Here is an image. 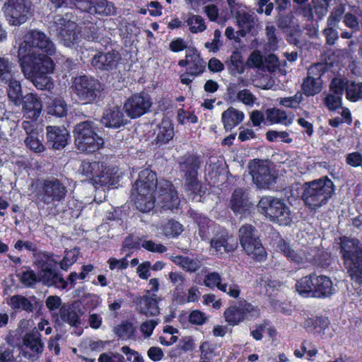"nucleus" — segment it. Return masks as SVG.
Segmentation results:
<instances>
[{"mask_svg":"<svg viewBox=\"0 0 362 362\" xmlns=\"http://www.w3.org/2000/svg\"><path fill=\"white\" fill-rule=\"evenodd\" d=\"M121 351L127 356V358L129 361L144 362V358L139 352L132 349L128 346H123L121 348Z\"/></svg>","mask_w":362,"mask_h":362,"instance_id":"nucleus-63","label":"nucleus"},{"mask_svg":"<svg viewBox=\"0 0 362 362\" xmlns=\"http://www.w3.org/2000/svg\"><path fill=\"white\" fill-rule=\"evenodd\" d=\"M81 173L91 180L93 183L102 187L113 185L114 169H111L99 161H83L81 164Z\"/></svg>","mask_w":362,"mask_h":362,"instance_id":"nucleus-14","label":"nucleus"},{"mask_svg":"<svg viewBox=\"0 0 362 362\" xmlns=\"http://www.w3.org/2000/svg\"><path fill=\"white\" fill-rule=\"evenodd\" d=\"M8 305L16 311H25L28 313H33L35 310H40L43 304L35 296L29 298L23 295H14L10 298Z\"/></svg>","mask_w":362,"mask_h":362,"instance_id":"nucleus-26","label":"nucleus"},{"mask_svg":"<svg viewBox=\"0 0 362 362\" xmlns=\"http://www.w3.org/2000/svg\"><path fill=\"white\" fill-rule=\"evenodd\" d=\"M73 90L83 104H92L100 98L103 85L93 76L81 75L75 77Z\"/></svg>","mask_w":362,"mask_h":362,"instance_id":"nucleus-13","label":"nucleus"},{"mask_svg":"<svg viewBox=\"0 0 362 362\" xmlns=\"http://www.w3.org/2000/svg\"><path fill=\"white\" fill-rule=\"evenodd\" d=\"M78 259V255L73 251L66 252L63 259L59 263L60 268L62 270L66 271L73 265Z\"/></svg>","mask_w":362,"mask_h":362,"instance_id":"nucleus-54","label":"nucleus"},{"mask_svg":"<svg viewBox=\"0 0 362 362\" xmlns=\"http://www.w3.org/2000/svg\"><path fill=\"white\" fill-rule=\"evenodd\" d=\"M344 12V9L341 6L334 8L329 17L327 18V24L331 26H337V25L341 21Z\"/></svg>","mask_w":362,"mask_h":362,"instance_id":"nucleus-55","label":"nucleus"},{"mask_svg":"<svg viewBox=\"0 0 362 362\" xmlns=\"http://www.w3.org/2000/svg\"><path fill=\"white\" fill-rule=\"evenodd\" d=\"M257 207L261 214L273 222L284 226L291 222L289 208L279 199L271 196L262 197Z\"/></svg>","mask_w":362,"mask_h":362,"instance_id":"nucleus-12","label":"nucleus"},{"mask_svg":"<svg viewBox=\"0 0 362 362\" xmlns=\"http://www.w3.org/2000/svg\"><path fill=\"white\" fill-rule=\"evenodd\" d=\"M258 309L245 300L230 305L224 313L225 321L230 326H235L245 320L251 319L259 315Z\"/></svg>","mask_w":362,"mask_h":362,"instance_id":"nucleus-17","label":"nucleus"},{"mask_svg":"<svg viewBox=\"0 0 362 362\" xmlns=\"http://www.w3.org/2000/svg\"><path fill=\"white\" fill-rule=\"evenodd\" d=\"M228 235H221L217 238H213L211 240V247L221 254L233 252L236 247L233 244L228 243Z\"/></svg>","mask_w":362,"mask_h":362,"instance_id":"nucleus-36","label":"nucleus"},{"mask_svg":"<svg viewBox=\"0 0 362 362\" xmlns=\"http://www.w3.org/2000/svg\"><path fill=\"white\" fill-rule=\"evenodd\" d=\"M121 56L115 49L107 52L97 51L90 59L91 66L97 71H110L116 69Z\"/></svg>","mask_w":362,"mask_h":362,"instance_id":"nucleus-22","label":"nucleus"},{"mask_svg":"<svg viewBox=\"0 0 362 362\" xmlns=\"http://www.w3.org/2000/svg\"><path fill=\"white\" fill-rule=\"evenodd\" d=\"M335 27L327 25V27L322 30V35L325 36L326 44L328 45H334L339 38L338 32Z\"/></svg>","mask_w":362,"mask_h":362,"instance_id":"nucleus-53","label":"nucleus"},{"mask_svg":"<svg viewBox=\"0 0 362 362\" xmlns=\"http://www.w3.org/2000/svg\"><path fill=\"white\" fill-rule=\"evenodd\" d=\"M163 235L167 238H175L184 230L183 226L175 219H169L161 226Z\"/></svg>","mask_w":362,"mask_h":362,"instance_id":"nucleus-37","label":"nucleus"},{"mask_svg":"<svg viewBox=\"0 0 362 362\" xmlns=\"http://www.w3.org/2000/svg\"><path fill=\"white\" fill-rule=\"evenodd\" d=\"M201 159L195 153H187L181 158L179 168L183 174L186 190L197 196H203L206 188L198 179V170L201 167Z\"/></svg>","mask_w":362,"mask_h":362,"instance_id":"nucleus-9","label":"nucleus"},{"mask_svg":"<svg viewBox=\"0 0 362 362\" xmlns=\"http://www.w3.org/2000/svg\"><path fill=\"white\" fill-rule=\"evenodd\" d=\"M237 23L240 28L238 34L241 37H245L250 33L255 28V21L253 16L248 13H238Z\"/></svg>","mask_w":362,"mask_h":362,"instance_id":"nucleus-34","label":"nucleus"},{"mask_svg":"<svg viewBox=\"0 0 362 362\" xmlns=\"http://www.w3.org/2000/svg\"><path fill=\"white\" fill-rule=\"evenodd\" d=\"M157 294L143 296L136 298L135 303L140 314L147 317L156 316L160 313L158 303L160 300Z\"/></svg>","mask_w":362,"mask_h":362,"instance_id":"nucleus-27","label":"nucleus"},{"mask_svg":"<svg viewBox=\"0 0 362 362\" xmlns=\"http://www.w3.org/2000/svg\"><path fill=\"white\" fill-rule=\"evenodd\" d=\"M267 119L271 124L282 123L287 119V115L284 110L276 108H270L266 111Z\"/></svg>","mask_w":362,"mask_h":362,"instance_id":"nucleus-47","label":"nucleus"},{"mask_svg":"<svg viewBox=\"0 0 362 362\" xmlns=\"http://www.w3.org/2000/svg\"><path fill=\"white\" fill-rule=\"evenodd\" d=\"M339 240L340 254L347 273L352 281L362 286V243L345 235Z\"/></svg>","mask_w":362,"mask_h":362,"instance_id":"nucleus-4","label":"nucleus"},{"mask_svg":"<svg viewBox=\"0 0 362 362\" xmlns=\"http://www.w3.org/2000/svg\"><path fill=\"white\" fill-rule=\"evenodd\" d=\"M238 238L241 247L248 256L259 262L266 260L267 253L254 226L249 223L241 226Z\"/></svg>","mask_w":362,"mask_h":362,"instance_id":"nucleus-11","label":"nucleus"},{"mask_svg":"<svg viewBox=\"0 0 362 362\" xmlns=\"http://www.w3.org/2000/svg\"><path fill=\"white\" fill-rule=\"evenodd\" d=\"M277 248L281 251L287 259L290 262L300 264L303 261V258L291 248L290 244L285 240L281 238L277 243Z\"/></svg>","mask_w":362,"mask_h":362,"instance_id":"nucleus-39","label":"nucleus"},{"mask_svg":"<svg viewBox=\"0 0 362 362\" xmlns=\"http://www.w3.org/2000/svg\"><path fill=\"white\" fill-rule=\"evenodd\" d=\"M346 98L350 102H357L362 99V82L352 81L346 89Z\"/></svg>","mask_w":362,"mask_h":362,"instance_id":"nucleus-43","label":"nucleus"},{"mask_svg":"<svg viewBox=\"0 0 362 362\" xmlns=\"http://www.w3.org/2000/svg\"><path fill=\"white\" fill-rule=\"evenodd\" d=\"M331 322L326 315H312L304 322V327L308 333L322 339L332 337L330 332Z\"/></svg>","mask_w":362,"mask_h":362,"instance_id":"nucleus-23","label":"nucleus"},{"mask_svg":"<svg viewBox=\"0 0 362 362\" xmlns=\"http://www.w3.org/2000/svg\"><path fill=\"white\" fill-rule=\"evenodd\" d=\"M216 345L215 344L208 341H203L199 346L201 359L212 360L216 356Z\"/></svg>","mask_w":362,"mask_h":362,"instance_id":"nucleus-48","label":"nucleus"},{"mask_svg":"<svg viewBox=\"0 0 362 362\" xmlns=\"http://www.w3.org/2000/svg\"><path fill=\"white\" fill-rule=\"evenodd\" d=\"M324 71L317 74V78H314L310 76H308L303 80L302 83L303 93L306 96H314L322 90V84L317 82V80L320 78Z\"/></svg>","mask_w":362,"mask_h":362,"instance_id":"nucleus-33","label":"nucleus"},{"mask_svg":"<svg viewBox=\"0 0 362 362\" xmlns=\"http://www.w3.org/2000/svg\"><path fill=\"white\" fill-rule=\"evenodd\" d=\"M84 312L81 304L78 301H74L69 304H63L59 310L61 320L69 325L71 327H78L81 324V317Z\"/></svg>","mask_w":362,"mask_h":362,"instance_id":"nucleus-25","label":"nucleus"},{"mask_svg":"<svg viewBox=\"0 0 362 362\" xmlns=\"http://www.w3.org/2000/svg\"><path fill=\"white\" fill-rule=\"evenodd\" d=\"M157 187V175L154 171L145 168L139 172L138 179L132 185V193L136 194L135 204L138 210L148 213L154 208Z\"/></svg>","mask_w":362,"mask_h":362,"instance_id":"nucleus-3","label":"nucleus"},{"mask_svg":"<svg viewBox=\"0 0 362 362\" xmlns=\"http://www.w3.org/2000/svg\"><path fill=\"white\" fill-rule=\"evenodd\" d=\"M8 342L17 346L20 354L31 362L38 361L45 349L42 334L36 328L25 332L21 339L17 338L16 341L8 337Z\"/></svg>","mask_w":362,"mask_h":362,"instance_id":"nucleus-10","label":"nucleus"},{"mask_svg":"<svg viewBox=\"0 0 362 362\" xmlns=\"http://www.w3.org/2000/svg\"><path fill=\"white\" fill-rule=\"evenodd\" d=\"M206 320V314L199 310H194L189 315V322L192 325H202Z\"/></svg>","mask_w":362,"mask_h":362,"instance_id":"nucleus-56","label":"nucleus"},{"mask_svg":"<svg viewBox=\"0 0 362 362\" xmlns=\"http://www.w3.org/2000/svg\"><path fill=\"white\" fill-rule=\"evenodd\" d=\"M2 10L8 23L19 26L31 15V4L28 0H6Z\"/></svg>","mask_w":362,"mask_h":362,"instance_id":"nucleus-16","label":"nucleus"},{"mask_svg":"<svg viewBox=\"0 0 362 362\" xmlns=\"http://www.w3.org/2000/svg\"><path fill=\"white\" fill-rule=\"evenodd\" d=\"M21 282L26 287H33L39 282L38 272L36 273L33 269L28 268L23 271L19 278Z\"/></svg>","mask_w":362,"mask_h":362,"instance_id":"nucleus-45","label":"nucleus"},{"mask_svg":"<svg viewBox=\"0 0 362 362\" xmlns=\"http://www.w3.org/2000/svg\"><path fill=\"white\" fill-rule=\"evenodd\" d=\"M67 187L57 177L37 179L31 185L30 196L37 206L57 205L67 195Z\"/></svg>","mask_w":362,"mask_h":362,"instance_id":"nucleus-2","label":"nucleus"},{"mask_svg":"<svg viewBox=\"0 0 362 362\" xmlns=\"http://www.w3.org/2000/svg\"><path fill=\"white\" fill-rule=\"evenodd\" d=\"M98 28L92 26L89 28V32L87 33V38L88 40H91L93 42H98L105 43V47L109 45L111 42V39L110 37H101L100 33H98Z\"/></svg>","mask_w":362,"mask_h":362,"instance_id":"nucleus-52","label":"nucleus"},{"mask_svg":"<svg viewBox=\"0 0 362 362\" xmlns=\"http://www.w3.org/2000/svg\"><path fill=\"white\" fill-rule=\"evenodd\" d=\"M236 98L246 105H252L255 102V96L248 89L240 90L237 93Z\"/></svg>","mask_w":362,"mask_h":362,"instance_id":"nucleus-61","label":"nucleus"},{"mask_svg":"<svg viewBox=\"0 0 362 362\" xmlns=\"http://www.w3.org/2000/svg\"><path fill=\"white\" fill-rule=\"evenodd\" d=\"M227 64H229V69L231 72L241 74L245 71L243 56L241 53L237 50L232 52Z\"/></svg>","mask_w":362,"mask_h":362,"instance_id":"nucleus-41","label":"nucleus"},{"mask_svg":"<svg viewBox=\"0 0 362 362\" xmlns=\"http://www.w3.org/2000/svg\"><path fill=\"white\" fill-rule=\"evenodd\" d=\"M156 201L163 210L177 209L180 204V199L175 186L170 181L165 180L159 183Z\"/></svg>","mask_w":362,"mask_h":362,"instance_id":"nucleus-20","label":"nucleus"},{"mask_svg":"<svg viewBox=\"0 0 362 362\" xmlns=\"http://www.w3.org/2000/svg\"><path fill=\"white\" fill-rule=\"evenodd\" d=\"M7 88L8 97L9 100L16 105H20L23 101L22 87L21 83L11 78L8 80Z\"/></svg>","mask_w":362,"mask_h":362,"instance_id":"nucleus-35","label":"nucleus"},{"mask_svg":"<svg viewBox=\"0 0 362 362\" xmlns=\"http://www.w3.org/2000/svg\"><path fill=\"white\" fill-rule=\"evenodd\" d=\"M76 23L67 18L57 16L54 18L51 31L55 33L58 40L66 46L70 47L74 45L78 40L76 33Z\"/></svg>","mask_w":362,"mask_h":362,"instance_id":"nucleus-19","label":"nucleus"},{"mask_svg":"<svg viewBox=\"0 0 362 362\" xmlns=\"http://www.w3.org/2000/svg\"><path fill=\"white\" fill-rule=\"evenodd\" d=\"M53 42L43 32L33 30L26 34L18 51V62L25 76L40 90H50L53 83L49 74L55 64Z\"/></svg>","mask_w":362,"mask_h":362,"instance_id":"nucleus-1","label":"nucleus"},{"mask_svg":"<svg viewBox=\"0 0 362 362\" xmlns=\"http://www.w3.org/2000/svg\"><path fill=\"white\" fill-rule=\"evenodd\" d=\"M324 103L329 110L335 111L341 107L342 97L337 95L328 94L324 99Z\"/></svg>","mask_w":362,"mask_h":362,"instance_id":"nucleus-51","label":"nucleus"},{"mask_svg":"<svg viewBox=\"0 0 362 362\" xmlns=\"http://www.w3.org/2000/svg\"><path fill=\"white\" fill-rule=\"evenodd\" d=\"M266 35L267 38L268 45L271 48H276L278 46V39L276 35V28L274 25L266 26Z\"/></svg>","mask_w":362,"mask_h":362,"instance_id":"nucleus-60","label":"nucleus"},{"mask_svg":"<svg viewBox=\"0 0 362 362\" xmlns=\"http://www.w3.org/2000/svg\"><path fill=\"white\" fill-rule=\"evenodd\" d=\"M142 247L149 252L163 253L166 252L167 247L161 243L156 244L152 240H144Z\"/></svg>","mask_w":362,"mask_h":362,"instance_id":"nucleus-64","label":"nucleus"},{"mask_svg":"<svg viewBox=\"0 0 362 362\" xmlns=\"http://www.w3.org/2000/svg\"><path fill=\"white\" fill-rule=\"evenodd\" d=\"M284 12H278L276 16V25L284 32L294 28L296 25H298V20L296 19L293 14L291 12H288L285 14Z\"/></svg>","mask_w":362,"mask_h":362,"instance_id":"nucleus-38","label":"nucleus"},{"mask_svg":"<svg viewBox=\"0 0 362 362\" xmlns=\"http://www.w3.org/2000/svg\"><path fill=\"white\" fill-rule=\"evenodd\" d=\"M135 333V328L133 325L128 322H124L118 327V335L127 337L129 338L133 337Z\"/></svg>","mask_w":362,"mask_h":362,"instance_id":"nucleus-62","label":"nucleus"},{"mask_svg":"<svg viewBox=\"0 0 362 362\" xmlns=\"http://www.w3.org/2000/svg\"><path fill=\"white\" fill-rule=\"evenodd\" d=\"M286 41L290 45H293L296 46H298L300 44V37L302 35V31L300 29V26L298 24V25H296L294 28H291L286 31Z\"/></svg>","mask_w":362,"mask_h":362,"instance_id":"nucleus-50","label":"nucleus"},{"mask_svg":"<svg viewBox=\"0 0 362 362\" xmlns=\"http://www.w3.org/2000/svg\"><path fill=\"white\" fill-rule=\"evenodd\" d=\"M154 134L156 138L154 142L158 146L168 144L174 136V126L173 122L166 118H163L157 126Z\"/></svg>","mask_w":362,"mask_h":362,"instance_id":"nucleus-30","label":"nucleus"},{"mask_svg":"<svg viewBox=\"0 0 362 362\" xmlns=\"http://www.w3.org/2000/svg\"><path fill=\"white\" fill-rule=\"evenodd\" d=\"M103 122L107 127L117 129L127 124L123 111L119 107H113L106 110L104 113Z\"/></svg>","mask_w":362,"mask_h":362,"instance_id":"nucleus-32","label":"nucleus"},{"mask_svg":"<svg viewBox=\"0 0 362 362\" xmlns=\"http://www.w3.org/2000/svg\"><path fill=\"white\" fill-rule=\"evenodd\" d=\"M202 267V262L198 259H191L186 256L182 269L187 272L194 273Z\"/></svg>","mask_w":362,"mask_h":362,"instance_id":"nucleus-58","label":"nucleus"},{"mask_svg":"<svg viewBox=\"0 0 362 362\" xmlns=\"http://www.w3.org/2000/svg\"><path fill=\"white\" fill-rule=\"evenodd\" d=\"M99 128L93 122L86 120L78 123L74 129L75 144L81 152L92 153L104 146L103 138L98 134Z\"/></svg>","mask_w":362,"mask_h":362,"instance_id":"nucleus-7","label":"nucleus"},{"mask_svg":"<svg viewBox=\"0 0 362 362\" xmlns=\"http://www.w3.org/2000/svg\"><path fill=\"white\" fill-rule=\"evenodd\" d=\"M298 294L303 298H326L334 293L329 277L312 273L301 277L295 285Z\"/></svg>","mask_w":362,"mask_h":362,"instance_id":"nucleus-5","label":"nucleus"},{"mask_svg":"<svg viewBox=\"0 0 362 362\" xmlns=\"http://www.w3.org/2000/svg\"><path fill=\"white\" fill-rule=\"evenodd\" d=\"M249 170L253 182L259 188L268 187L274 181V176L266 161L254 160L250 163Z\"/></svg>","mask_w":362,"mask_h":362,"instance_id":"nucleus-21","label":"nucleus"},{"mask_svg":"<svg viewBox=\"0 0 362 362\" xmlns=\"http://www.w3.org/2000/svg\"><path fill=\"white\" fill-rule=\"evenodd\" d=\"M252 206L247 194L243 188H237L234 190L230 199V207L237 216L245 215L249 213Z\"/></svg>","mask_w":362,"mask_h":362,"instance_id":"nucleus-28","label":"nucleus"},{"mask_svg":"<svg viewBox=\"0 0 362 362\" xmlns=\"http://www.w3.org/2000/svg\"><path fill=\"white\" fill-rule=\"evenodd\" d=\"M348 81L344 78H334L329 85L330 90L334 95H337L342 97L344 90L347 88Z\"/></svg>","mask_w":362,"mask_h":362,"instance_id":"nucleus-49","label":"nucleus"},{"mask_svg":"<svg viewBox=\"0 0 362 362\" xmlns=\"http://www.w3.org/2000/svg\"><path fill=\"white\" fill-rule=\"evenodd\" d=\"M192 33H198L206 29L204 18L199 15L192 14L186 21Z\"/></svg>","mask_w":362,"mask_h":362,"instance_id":"nucleus-42","label":"nucleus"},{"mask_svg":"<svg viewBox=\"0 0 362 362\" xmlns=\"http://www.w3.org/2000/svg\"><path fill=\"white\" fill-rule=\"evenodd\" d=\"M178 66L187 67V71L180 76V82L187 86L190 85L192 82V79L189 78V76H199L206 69V62L195 48L189 49L186 51L185 59L179 60Z\"/></svg>","mask_w":362,"mask_h":362,"instance_id":"nucleus-15","label":"nucleus"},{"mask_svg":"<svg viewBox=\"0 0 362 362\" xmlns=\"http://www.w3.org/2000/svg\"><path fill=\"white\" fill-rule=\"evenodd\" d=\"M152 104L151 96L142 91L127 98L124 103L123 110L128 117L134 119L148 112Z\"/></svg>","mask_w":362,"mask_h":362,"instance_id":"nucleus-18","label":"nucleus"},{"mask_svg":"<svg viewBox=\"0 0 362 362\" xmlns=\"http://www.w3.org/2000/svg\"><path fill=\"white\" fill-rule=\"evenodd\" d=\"M221 276L216 272L207 274L204 280V284L206 287L214 288L221 281Z\"/></svg>","mask_w":362,"mask_h":362,"instance_id":"nucleus-59","label":"nucleus"},{"mask_svg":"<svg viewBox=\"0 0 362 362\" xmlns=\"http://www.w3.org/2000/svg\"><path fill=\"white\" fill-rule=\"evenodd\" d=\"M13 64L8 59L0 57V81L7 82L12 77Z\"/></svg>","mask_w":362,"mask_h":362,"instance_id":"nucleus-46","label":"nucleus"},{"mask_svg":"<svg viewBox=\"0 0 362 362\" xmlns=\"http://www.w3.org/2000/svg\"><path fill=\"white\" fill-rule=\"evenodd\" d=\"M46 132L45 144L48 148L61 150L68 144L70 134L64 127L47 126Z\"/></svg>","mask_w":362,"mask_h":362,"instance_id":"nucleus-24","label":"nucleus"},{"mask_svg":"<svg viewBox=\"0 0 362 362\" xmlns=\"http://www.w3.org/2000/svg\"><path fill=\"white\" fill-rule=\"evenodd\" d=\"M244 118L245 114L243 112L233 107H229L221 115V122L225 131L230 132L235 127L238 126L243 121Z\"/></svg>","mask_w":362,"mask_h":362,"instance_id":"nucleus-31","label":"nucleus"},{"mask_svg":"<svg viewBox=\"0 0 362 362\" xmlns=\"http://www.w3.org/2000/svg\"><path fill=\"white\" fill-rule=\"evenodd\" d=\"M90 14L110 15L112 4L107 0H93Z\"/></svg>","mask_w":362,"mask_h":362,"instance_id":"nucleus-44","label":"nucleus"},{"mask_svg":"<svg viewBox=\"0 0 362 362\" xmlns=\"http://www.w3.org/2000/svg\"><path fill=\"white\" fill-rule=\"evenodd\" d=\"M335 190L333 182L325 176L305 184L302 198L310 208L316 209L326 204Z\"/></svg>","mask_w":362,"mask_h":362,"instance_id":"nucleus-8","label":"nucleus"},{"mask_svg":"<svg viewBox=\"0 0 362 362\" xmlns=\"http://www.w3.org/2000/svg\"><path fill=\"white\" fill-rule=\"evenodd\" d=\"M25 142L26 146L34 152L41 153L45 150L43 144L33 135L28 136L25 140Z\"/></svg>","mask_w":362,"mask_h":362,"instance_id":"nucleus-57","label":"nucleus"},{"mask_svg":"<svg viewBox=\"0 0 362 362\" xmlns=\"http://www.w3.org/2000/svg\"><path fill=\"white\" fill-rule=\"evenodd\" d=\"M47 113L57 117H63L67 114V105L62 98H55L47 107Z\"/></svg>","mask_w":362,"mask_h":362,"instance_id":"nucleus-40","label":"nucleus"},{"mask_svg":"<svg viewBox=\"0 0 362 362\" xmlns=\"http://www.w3.org/2000/svg\"><path fill=\"white\" fill-rule=\"evenodd\" d=\"M58 262L53 255L47 252H40L35 256L34 265L38 270L39 283L48 287L53 286L59 289H66L68 282L57 271Z\"/></svg>","mask_w":362,"mask_h":362,"instance_id":"nucleus-6","label":"nucleus"},{"mask_svg":"<svg viewBox=\"0 0 362 362\" xmlns=\"http://www.w3.org/2000/svg\"><path fill=\"white\" fill-rule=\"evenodd\" d=\"M24 115L33 120H36L40 115L42 104L40 99L34 93H28L23 98L22 103Z\"/></svg>","mask_w":362,"mask_h":362,"instance_id":"nucleus-29","label":"nucleus"}]
</instances>
